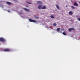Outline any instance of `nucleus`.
Masks as SVG:
<instances>
[{"label": "nucleus", "instance_id": "nucleus-18", "mask_svg": "<svg viewBox=\"0 0 80 80\" xmlns=\"http://www.w3.org/2000/svg\"><path fill=\"white\" fill-rule=\"evenodd\" d=\"M71 7H72V9H75V7H74V6H71Z\"/></svg>", "mask_w": 80, "mask_h": 80}, {"label": "nucleus", "instance_id": "nucleus-4", "mask_svg": "<svg viewBox=\"0 0 80 80\" xmlns=\"http://www.w3.org/2000/svg\"><path fill=\"white\" fill-rule=\"evenodd\" d=\"M75 30V29H74V28H69L68 29L69 31V32H71V31H72V30Z\"/></svg>", "mask_w": 80, "mask_h": 80}, {"label": "nucleus", "instance_id": "nucleus-9", "mask_svg": "<svg viewBox=\"0 0 80 80\" xmlns=\"http://www.w3.org/2000/svg\"><path fill=\"white\" fill-rule=\"evenodd\" d=\"M69 14L70 15H73V12L72 11H70L69 12Z\"/></svg>", "mask_w": 80, "mask_h": 80}, {"label": "nucleus", "instance_id": "nucleus-23", "mask_svg": "<svg viewBox=\"0 0 80 80\" xmlns=\"http://www.w3.org/2000/svg\"><path fill=\"white\" fill-rule=\"evenodd\" d=\"M14 0V1H15V2H16L17 1L16 0Z\"/></svg>", "mask_w": 80, "mask_h": 80}, {"label": "nucleus", "instance_id": "nucleus-16", "mask_svg": "<svg viewBox=\"0 0 80 80\" xmlns=\"http://www.w3.org/2000/svg\"><path fill=\"white\" fill-rule=\"evenodd\" d=\"M57 31H60V28H58L57 29Z\"/></svg>", "mask_w": 80, "mask_h": 80}, {"label": "nucleus", "instance_id": "nucleus-19", "mask_svg": "<svg viewBox=\"0 0 80 80\" xmlns=\"http://www.w3.org/2000/svg\"><path fill=\"white\" fill-rule=\"evenodd\" d=\"M78 20H79V21H80V18H78Z\"/></svg>", "mask_w": 80, "mask_h": 80}, {"label": "nucleus", "instance_id": "nucleus-20", "mask_svg": "<svg viewBox=\"0 0 80 80\" xmlns=\"http://www.w3.org/2000/svg\"><path fill=\"white\" fill-rule=\"evenodd\" d=\"M28 3L29 4H31V3L30 2H28Z\"/></svg>", "mask_w": 80, "mask_h": 80}, {"label": "nucleus", "instance_id": "nucleus-14", "mask_svg": "<svg viewBox=\"0 0 80 80\" xmlns=\"http://www.w3.org/2000/svg\"><path fill=\"white\" fill-rule=\"evenodd\" d=\"M34 17L36 19H38L39 18V17H36L35 16H34Z\"/></svg>", "mask_w": 80, "mask_h": 80}, {"label": "nucleus", "instance_id": "nucleus-7", "mask_svg": "<svg viewBox=\"0 0 80 80\" xmlns=\"http://www.w3.org/2000/svg\"><path fill=\"white\" fill-rule=\"evenodd\" d=\"M6 3L7 5H11V2H6Z\"/></svg>", "mask_w": 80, "mask_h": 80}, {"label": "nucleus", "instance_id": "nucleus-10", "mask_svg": "<svg viewBox=\"0 0 80 80\" xmlns=\"http://www.w3.org/2000/svg\"><path fill=\"white\" fill-rule=\"evenodd\" d=\"M38 3L40 5H42V2L41 1H38Z\"/></svg>", "mask_w": 80, "mask_h": 80}, {"label": "nucleus", "instance_id": "nucleus-6", "mask_svg": "<svg viewBox=\"0 0 80 80\" xmlns=\"http://www.w3.org/2000/svg\"><path fill=\"white\" fill-rule=\"evenodd\" d=\"M23 9H24V10H25V11L26 12H29V11H30V10H29V9H27L26 8H23Z\"/></svg>", "mask_w": 80, "mask_h": 80}, {"label": "nucleus", "instance_id": "nucleus-11", "mask_svg": "<svg viewBox=\"0 0 80 80\" xmlns=\"http://www.w3.org/2000/svg\"><path fill=\"white\" fill-rule=\"evenodd\" d=\"M42 9L44 10V9H46V7L45 6H44L43 7H42Z\"/></svg>", "mask_w": 80, "mask_h": 80}, {"label": "nucleus", "instance_id": "nucleus-22", "mask_svg": "<svg viewBox=\"0 0 80 80\" xmlns=\"http://www.w3.org/2000/svg\"><path fill=\"white\" fill-rule=\"evenodd\" d=\"M68 7V6H67V5L66 6V7Z\"/></svg>", "mask_w": 80, "mask_h": 80}, {"label": "nucleus", "instance_id": "nucleus-13", "mask_svg": "<svg viewBox=\"0 0 80 80\" xmlns=\"http://www.w3.org/2000/svg\"><path fill=\"white\" fill-rule=\"evenodd\" d=\"M62 34L64 35H66L67 34H66V33L65 32V31H64L63 33Z\"/></svg>", "mask_w": 80, "mask_h": 80}, {"label": "nucleus", "instance_id": "nucleus-17", "mask_svg": "<svg viewBox=\"0 0 80 80\" xmlns=\"http://www.w3.org/2000/svg\"><path fill=\"white\" fill-rule=\"evenodd\" d=\"M50 17L52 18H54V17H53V15H51V16Z\"/></svg>", "mask_w": 80, "mask_h": 80}, {"label": "nucleus", "instance_id": "nucleus-8", "mask_svg": "<svg viewBox=\"0 0 80 80\" xmlns=\"http://www.w3.org/2000/svg\"><path fill=\"white\" fill-rule=\"evenodd\" d=\"M42 6L41 5H39L38 6V9H39V10L40 9H42Z\"/></svg>", "mask_w": 80, "mask_h": 80}, {"label": "nucleus", "instance_id": "nucleus-3", "mask_svg": "<svg viewBox=\"0 0 80 80\" xmlns=\"http://www.w3.org/2000/svg\"><path fill=\"white\" fill-rule=\"evenodd\" d=\"M4 51L5 52H10V50L9 49L6 48L4 49Z\"/></svg>", "mask_w": 80, "mask_h": 80}, {"label": "nucleus", "instance_id": "nucleus-2", "mask_svg": "<svg viewBox=\"0 0 80 80\" xmlns=\"http://www.w3.org/2000/svg\"><path fill=\"white\" fill-rule=\"evenodd\" d=\"M29 21L30 22H37V21L31 19H29Z\"/></svg>", "mask_w": 80, "mask_h": 80}, {"label": "nucleus", "instance_id": "nucleus-24", "mask_svg": "<svg viewBox=\"0 0 80 80\" xmlns=\"http://www.w3.org/2000/svg\"><path fill=\"white\" fill-rule=\"evenodd\" d=\"M2 2V1H0V2Z\"/></svg>", "mask_w": 80, "mask_h": 80}, {"label": "nucleus", "instance_id": "nucleus-21", "mask_svg": "<svg viewBox=\"0 0 80 80\" xmlns=\"http://www.w3.org/2000/svg\"><path fill=\"white\" fill-rule=\"evenodd\" d=\"M7 11L8 12H9V13H10V11Z\"/></svg>", "mask_w": 80, "mask_h": 80}, {"label": "nucleus", "instance_id": "nucleus-12", "mask_svg": "<svg viewBox=\"0 0 80 80\" xmlns=\"http://www.w3.org/2000/svg\"><path fill=\"white\" fill-rule=\"evenodd\" d=\"M56 7L58 9V10H60V7L57 4L56 5Z\"/></svg>", "mask_w": 80, "mask_h": 80}, {"label": "nucleus", "instance_id": "nucleus-15", "mask_svg": "<svg viewBox=\"0 0 80 80\" xmlns=\"http://www.w3.org/2000/svg\"><path fill=\"white\" fill-rule=\"evenodd\" d=\"M53 26L54 27H55V26H57V24L56 23H54L53 24Z\"/></svg>", "mask_w": 80, "mask_h": 80}, {"label": "nucleus", "instance_id": "nucleus-1", "mask_svg": "<svg viewBox=\"0 0 80 80\" xmlns=\"http://www.w3.org/2000/svg\"><path fill=\"white\" fill-rule=\"evenodd\" d=\"M0 42H5V39L3 38H0Z\"/></svg>", "mask_w": 80, "mask_h": 80}, {"label": "nucleus", "instance_id": "nucleus-5", "mask_svg": "<svg viewBox=\"0 0 80 80\" xmlns=\"http://www.w3.org/2000/svg\"><path fill=\"white\" fill-rule=\"evenodd\" d=\"M73 5L74 6H77V7H78V4H77V3L76 2H74L73 4Z\"/></svg>", "mask_w": 80, "mask_h": 80}]
</instances>
